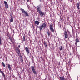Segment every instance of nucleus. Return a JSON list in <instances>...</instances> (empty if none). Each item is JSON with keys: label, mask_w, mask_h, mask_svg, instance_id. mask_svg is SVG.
Returning <instances> with one entry per match:
<instances>
[{"label": "nucleus", "mask_w": 80, "mask_h": 80, "mask_svg": "<svg viewBox=\"0 0 80 80\" xmlns=\"http://www.w3.org/2000/svg\"><path fill=\"white\" fill-rule=\"evenodd\" d=\"M41 8H42V6H41V4L38 5L37 8V11L38 13H39L41 17H42L43 16V15H45V13L42 12Z\"/></svg>", "instance_id": "1"}, {"label": "nucleus", "mask_w": 80, "mask_h": 80, "mask_svg": "<svg viewBox=\"0 0 80 80\" xmlns=\"http://www.w3.org/2000/svg\"><path fill=\"white\" fill-rule=\"evenodd\" d=\"M20 10L22 11V13L23 14H24V15L26 16V17H28L29 16L28 14L24 9L21 8Z\"/></svg>", "instance_id": "2"}, {"label": "nucleus", "mask_w": 80, "mask_h": 80, "mask_svg": "<svg viewBox=\"0 0 80 80\" xmlns=\"http://www.w3.org/2000/svg\"><path fill=\"white\" fill-rule=\"evenodd\" d=\"M31 69L34 75H37V72H36V71H35V67L34 66H31Z\"/></svg>", "instance_id": "3"}, {"label": "nucleus", "mask_w": 80, "mask_h": 80, "mask_svg": "<svg viewBox=\"0 0 80 80\" xmlns=\"http://www.w3.org/2000/svg\"><path fill=\"white\" fill-rule=\"evenodd\" d=\"M64 34V39H66L68 37V33L67 32V31H65Z\"/></svg>", "instance_id": "4"}, {"label": "nucleus", "mask_w": 80, "mask_h": 80, "mask_svg": "<svg viewBox=\"0 0 80 80\" xmlns=\"http://www.w3.org/2000/svg\"><path fill=\"white\" fill-rule=\"evenodd\" d=\"M49 27L50 31L52 32V33L54 32V29H53V25H52V24H50Z\"/></svg>", "instance_id": "5"}, {"label": "nucleus", "mask_w": 80, "mask_h": 80, "mask_svg": "<svg viewBox=\"0 0 80 80\" xmlns=\"http://www.w3.org/2000/svg\"><path fill=\"white\" fill-rule=\"evenodd\" d=\"M0 73H1L2 76L4 77V79H5L6 77L5 74L3 71H2V70L0 69Z\"/></svg>", "instance_id": "6"}, {"label": "nucleus", "mask_w": 80, "mask_h": 80, "mask_svg": "<svg viewBox=\"0 0 80 80\" xmlns=\"http://www.w3.org/2000/svg\"><path fill=\"white\" fill-rule=\"evenodd\" d=\"M25 50L28 54V55H29V53H30V52H29V49L28 48H27V47H26L25 48Z\"/></svg>", "instance_id": "7"}, {"label": "nucleus", "mask_w": 80, "mask_h": 80, "mask_svg": "<svg viewBox=\"0 0 80 80\" xmlns=\"http://www.w3.org/2000/svg\"><path fill=\"white\" fill-rule=\"evenodd\" d=\"M4 3L5 8H8V4H7V2L5 1H4Z\"/></svg>", "instance_id": "8"}, {"label": "nucleus", "mask_w": 80, "mask_h": 80, "mask_svg": "<svg viewBox=\"0 0 80 80\" xmlns=\"http://www.w3.org/2000/svg\"><path fill=\"white\" fill-rule=\"evenodd\" d=\"M20 60L21 62H23V58L21 56L20 57Z\"/></svg>", "instance_id": "9"}, {"label": "nucleus", "mask_w": 80, "mask_h": 80, "mask_svg": "<svg viewBox=\"0 0 80 80\" xmlns=\"http://www.w3.org/2000/svg\"><path fill=\"white\" fill-rule=\"evenodd\" d=\"M35 23L36 25H39V24L40 23V22L38 21H36L35 22Z\"/></svg>", "instance_id": "10"}, {"label": "nucleus", "mask_w": 80, "mask_h": 80, "mask_svg": "<svg viewBox=\"0 0 80 80\" xmlns=\"http://www.w3.org/2000/svg\"><path fill=\"white\" fill-rule=\"evenodd\" d=\"M60 80H65V78L63 77H59Z\"/></svg>", "instance_id": "11"}, {"label": "nucleus", "mask_w": 80, "mask_h": 80, "mask_svg": "<svg viewBox=\"0 0 80 80\" xmlns=\"http://www.w3.org/2000/svg\"><path fill=\"white\" fill-rule=\"evenodd\" d=\"M44 46H45V47L46 48H47V42L45 41L44 42Z\"/></svg>", "instance_id": "12"}, {"label": "nucleus", "mask_w": 80, "mask_h": 80, "mask_svg": "<svg viewBox=\"0 0 80 80\" xmlns=\"http://www.w3.org/2000/svg\"><path fill=\"white\" fill-rule=\"evenodd\" d=\"M43 28H45L46 27V24L45 23H43V24L41 25Z\"/></svg>", "instance_id": "13"}, {"label": "nucleus", "mask_w": 80, "mask_h": 80, "mask_svg": "<svg viewBox=\"0 0 80 80\" xmlns=\"http://www.w3.org/2000/svg\"><path fill=\"white\" fill-rule=\"evenodd\" d=\"M38 28H39L40 30H42V29H43V27L42 26H39Z\"/></svg>", "instance_id": "14"}, {"label": "nucleus", "mask_w": 80, "mask_h": 80, "mask_svg": "<svg viewBox=\"0 0 80 80\" xmlns=\"http://www.w3.org/2000/svg\"><path fill=\"white\" fill-rule=\"evenodd\" d=\"M8 65L9 70H11V67H10V64H8Z\"/></svg>", "instance_id": "15"}, {"label": "nucleus", "mask_w": 80, "mask_h": 80, "mask_svg": "<svg viewBox=\"0 0 80 80\" xmlns=\"http://www.w3.org/2000/svg\"><path fill=\"white\" fill-rule=\"evenodd\" d=\"M59 50H60V51H62V50H63V47H62V46H61L60 47H59Z\"/></svg>", "instance_id": "16"}, {"label": "nucleus", "mask_w": 80, "mask_h": 80, "mask_svg": "<svg viewBox=\"0 0 80 80\" xmlns=\"http://www.w3.org/2000/svg\"><path fill=\"white\" fill-rule=\"evenodd\" d=\"M48 35L49 37L50 35V31H49V30L48 31Z\"/></svg>", "instance_id": "17"}, {"label": "nucleus", "mask_w": 80, "mask_h": 80, "mask_svg": "<svg viewBox=\"0 0 80 80\" xmlns=\"http://www.w3.org/2000/svg\"><path fill=\"white\" fill-rule=\"evenodd\" d=\"M80 5V4L79 3H77V6L78 9H80V7H79V6Z\"/></svg>", "instance_id": "18"}, {"label": "nucleus", "mask_w": 80, "mask_h": 80, "mask_svg": "<svg viewBox=\"0 0 80 80\" xmlns=\"http://www.w3.org/2000/svg\"><path fill=\"white\" fill-rule=\"evenodd\" d=\"M13 18H11L10 19V22H13Z\"/></svg>", "instance_id": "19"}, {"label": "nucleus", "mask_w": 80, "mask_h": 80, "mask_svg": "<svg viewBox=\"0 0 80 80\" xmlns=\"http://www.w3.org/2000/svg\"><path fill=\"white\" fill-rule=\"evenodd\" d=\"M76 43H77L79 42V40H78V38H77L76 39Z\"/></svg>", "instance_id": "20"}, {"label": "nucleus", "mask_w": 80, "mask_h": 80, "mask_svg": "<svg viewBox=\"0 0 80 80\" xmlns=\"http://www.w3.org/2000/svg\"><path fill=\"white\" fill-rule=\"evenodd\" d=\"M2 66H3L4 67H6L5 65V64H4V62H2Z\"/></svg>", "instance_id": "21"}, {"label": "nucleus", "mask_w": 80, "mask_h": 80, "mask_svg": "<svg viewBox=\"0 0 80 80\" xmlns=\"http://www.w3.org/2000/svg\"><path fill=\"white\" fill-rule=\"evenodd\" d=\"M2 45V39L1 37H0V46Z\"/></svg>", "instance_id": "22"}, {"label": "nucleus", "mask_w": 80, "mask_h": 80, "mask_svg": "<svg viewBox=\"0 0 80 80\" xmlns=\"http://www.w3.org/2000/svg\"><path fill=\"white\" fill-rule=\"evenodd\" d=\"M18 52H17V53L18 54H19V53H20V50L19 49H18Z\"/></svg>", "instance_id": "23"}, {"label": "nucleus", "mask_w": 80, "mask_h": 80, "mask_svg": "<svg viewBox=\"0 0 80 80\" xmlns=\"http://www.w3.org/2000/svg\"><path fill=\"white\" fill-rule=\"evenodd\" d=\"M23 41H25V37L24 36H23Z\"/></svg>", "instance_id": "24"}, {"label": "nucleus", "mask_w": 80, "mask_h": 80, "mask_svg": "<svg viewBox=\"0 0 80 80\" xmlns=\"http://www.w3.org/2000/svg\"><path fill=\"white\" fill-rule=\"evenodd\" d=\"M10 16H11V18H13V16H12V15L11 14V15H10Z\"/></svg>", "instance_id": "25"}, {"label": "nucleus", "mask_w": 80, "mask_h": 80, "mask_svg": "<svg viewBox=\"0 0 80 80\" xmlns=\"http://www.w3.org/2000/svg\"><path fill=\"white\" fill-rule=\"evenodd\" d=\"M11 42H12V43H13V41H12V40H11Z\"/></svg>", "instance_id": "26"}, {"label": "nucleus", "mask_w": 80, "mask_h": 80, "mask_svg": "<svg viewBox=\"0 0 80 80\" xmlns=\"http://www.w3.org/2000/svg\"><path fill=\"white\" fill-rule=\"evenodd\" d=\"M18 48H20V45H19L18 46Z\"/></svg>", "instance_id": "27"}, {"label": "nucleus", "mask_w": 80, "mask_h": 80, "mask_svg": "<svg viewBox=\"0 0 80 80\" xmlns=\"http://www.w3.org/2000/svg\"><path fill=\"white\" fill-rule=\"evenodd\" d=\"M27 2H29V0H27Z\"/></svg>", "instance_id": "28"}, {"label": "nucleus", "mask_w": 80, "mask_h": 80, "mask_svg": "<svg viewBox=\"0 0 80 80\" xmlns=\"http://www.w3.org/2000/svg\"><path fill=\"white\" fill-rule=\"evenodd\" d=\"M9 39H10V40H12V39L11 38H9Z\"/></svg>", "instance_id": "29"}, {"label": "nucleus", "mask_w": 80, "mask_h": 80, "mask_svg": "<svg viewBox=\"0 0 80 80\" xmlns=\"http://www.w3.org/2000/svg\"><path fill=\"white\" fill-rule=\"evenodd\" d=\"M14 32H13V35H14Z\"/></svg>", "instance_id": "30"}]
</instances>
